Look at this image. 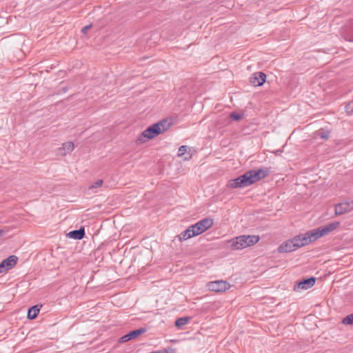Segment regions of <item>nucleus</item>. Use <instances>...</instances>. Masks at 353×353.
<instances>
[{"label": "nucleus", "mask_w": 353, "mask_h": 353, "mask_svg": "<svg viewBox=\"0 0 353 353\" xmlns=\"http://www.w3.org/2000/svg\"><path fill=\"white\" fill-rule=\"evenodd\" d=\"M171 122L167 119H163L161 121L154 123L152 125L148 127L141 133V134L137 139V141L143 143L145 141L144 139H152L156 136L168 130L171 127Z\"/></svg>", "instance_id": "obj_1"}, {"label": "nucleus", "mask_w": 353, "mask_h": 353, "mask_svg": "<svg viewBox=\"0 0 353 353\" xmlns=\"http://www.w3.org/2000/svg\"><path fill=\"white\" fill-rule=\"evenodd\" d=\"M260 238L256 235H241L228 241L232 250H242L256 244Z\"/></svg>", "instance_id": "obj_2"}, {"label": "nucleus", "mask_w": 353, "mask_h": 353, "mask_svg": "<svg viewBox=\"0 0 353 353\" xmlns=\"http://www.w3.org/2000/svg\"><path fill=\"white\" fill-rule=\"evenodd\" d=\"M270 174L268 168H261L256 170H251L245 172L243 175L245 177V181L248 186L265 178Z\"/></svg>", "instance_id": "obj_3"}, {"label": "nucleus", "mask_w": 353, "mask_h": 353, "mask_svg": "<svg viewBox=\"0 0 353 353\" xmlns=\"http://www.w3.org/2000/svg\"><path fill=\"white\" fill-rule=\"evenodd\" d=\"M296 249L307 245L312 242L316 241L314 234L312 230L307 232L305 234H299L292 238Z\"/></svg>", "instance_id": "obj_4"}, {"label": "nucleus", "mask_w": 353, "mask_h": 353, "mask_svg": "<svg viewBox=\"0 0 353 353\" xmlns=\"http://www.w3.org/2000/svg\"><path fill=\"white\" fill-rule=\"evenodd\" d=\"M213 224V220L210 218H205L190 226L194 230L192 234L199 235L209 229Z\"/></svg>", "instance_id": "obj_5"}, {"label": "nucleus", "mask_w": 353, "mask_h": 353, "mask_svg": "<svg viewBox=\"0 0 353 353\" xmlns=\"http://www.w3.org/2000/svg\"><path fill=\"white\" fill-rule=\"evenodd\" d=\"M340 225V223L338 221L330 223L327 225H325L323 227H320L314 230H312L314 236L316 239L322 237L323 236L328 234L330 232L336 230Z\"/></svg>", "instance_id": "obj_6"}, {"label": "nucleus", "mask_w": 353, "mask_h": 353, "mask_svg": "<svg viewBox=\"0 0 353 353\" xmlns=\"http://www.w3.org/2000/svg\"><path fill=\"white\" fill-rule=\"evenodd\" d=\"M207 286L210 291L216 292H223L230 288V283L223 280L209 282Z\"/></svg>", "instance_id": "obj_7"}, {"label": "nucleus", "mask_w": 353, "mask_h": 353, "mask_svg": "<svg viewBox=\"0 0 353 353\" xmlns=\"http://www.w3.org/2000/svg\"><path fill=\"white\" fill-rule=\"evenodd\" d=\"M352 210L353 200L346 201L336 205L335 214L336 215H342L345 213L351 212Z\"/></svg>", "instance_id": "obj_8"}, {"label": "nucleus", "mask_w": 353, "mask_h": 353, "mask_svg": "<svg viewBox=\"0 0 353 353\" xmlns=\"http://www.w3.org/2000/svg\"><path fill=\"white\" fill-rule=\"evenodd\" d=\"M316 282V279L313 276L304 279L297 282L294 287L295 291H299L300 290H307L312 288Z\"/></svg>", "instance_id": "obj_9"}, {"label": "nucleus", "mask_w": 353, "mask_h": 353, "mask_svg": "<svg viewBox=\"0 0 353 353\" xmlns=\"http://www.w3.org/2000/svg\"><path fill=\"white\" fill-rule=\"evenodd\" d=\"M341 34L346 41L353 42V19L343 27Z\"/></svg>", "instance_id": "obj_10"}, {"label": "nucleus", "mask_w": 353, "mask_h": 353, "mask_svg": "<svg viewBox=\"0 0 353 353\" xmlns=\"http://www.w3.org/2000/svg\"><path fill=\"white\" fill-rule=\"evenodd\" d=\"M227 187L230 188H241L248 187L245 181V177L243 174H242L236 179L229 180L227 183Z\"/></svg>", "instance_id": "obj_11"}, {"label": "nucleus", "mask_w": 353, "mask_h": 353, "mask_svg": "<svg viewBox=\"0 0 353 353\" xmlns=\"http://www.w3.org/2000/svg\"><path fill=\"white\" fill-rule=\"evenodd\" d=\"M266 80V74L262 72H255L250 78V82L254 86L262 85Z\"/></svg>", "instance_id": "obj_12"}, {"label": "nucleus", "mask_w": 353, "mask_h": 353, "mask_svg": "<svg viewBox=\"0 0 353 353\" xmlns=\"http://www.w3.org/2000/svg\"><path fill=\"white\" fill-rule=\"evenodd\" d=\"M296 250L292 239L281 243L278 248V251L280 253L290 252Z\"/></svg>", "instance_id": "obj_13"}, {"label": "nucleus", "mask_w": 353, "mask_h": 353, "mask_svg": "<svg viewBox=\"0 0 353 353\" xmlns=\"http://www.w3.org/2000/svg\"><path fill=\"white\" fill-rule=\"evenodd\" d=\"M18 261V257L15 255H11L3 260L1 263L3 264L4 268L6 269V271L12 269L16 264Z\"/></svg>", "instance_id": "obj_14"}, {"label": "nucleus", "mask_w": 353, "mask_h": 353, "mask_svg": "<svg viewBox=\"0 0 353 353\" xmlns=\"http://www.w3.org/2000/svg\"><path fill=\"white\" fill-rule=\"evenodd\" d=\"M67 236L69 238L74 239L76 240H80L82 239L85 236V230L83 228H81L79 230H74L72 231H70Z\"/></svg>", "instance_id": "obj_15"}, {"label": "nucleus", "mask_w": 353, "mask_h": 353, "mask_svg": "<svg viewBox=\"0 0 353 353\" xmlns=\"http://www.w3.org/2000/svg\"><path fill=\"white\" fill-rule=\"evenodd\" d=\"M74 143L71 141L63 143L62 147L59 148L61 155H65L67 153L71 152L74 150Z\"/></svg>", "instance_id": "obj_16"}, {"label": "nucleus", "mask_w": 353, "mask_h": 353, "mask_svg": "<svg viewBox=\"0 0 353 353\" xmlns=\"http://www.w3.org/2000/svg\"><path fill=\"white\" fill-rule=\"evenodd\" d=\"M194 230L192 228H190V226L188 229L181 232L180 235H179V241H182L183 240H187L192 236H196V234H192Z\"/></svg>", "instance_id": "obj_17"}, {"label": "nucleus", "mask_w": 353, "mask_h": 353, "mask_svg": "<svg viewBox=\"0 0 353 353\" xmlns=\"http://www.w3.org/2000/svg\"><path fill=\"white\" fill-rule=\"evenodd\" d=\"M39 310H40V307L37 305L30 307L28 309V314H27L28 319H34L37 316V315L39 312Z\"/></svg>", "instance_id": "obj_18"}, {"label": "nucleus", "mask_w": 353, "mask_h": 353, "mask_svg": "<svg viewBox=\"0 0 353 353\" xmlns=\"http://www.w3.org/2000/svg\"><path fill=\"white\" fill-rule=\"evenodd\" d=\"M146 331H147V329L145 327H141L139 329L132 330L128 334L130 339L132 340V339H134L138 337L141 334L145 333Z\"/></svg>", "instance_id": "obj_19"}, {"label": "nucleus", "mask_w": 353, "mask_h": 353, "mask_svg": "<svg viewBox=\"0 0 353 353\" xmlns=\"http://www.w3.org/2000/svg\"><path fill=\"white\" fill-rule=\"evenodd\" d=\"M191 319L190 316L180 317L175 321V326L178 328H181L185 325L188 324Z\"/></svg>", "instance_id": "obj_20"}, {"label": "nucleus", "mask_w": 353, "mask_h": 353, "mask_svg": "<svg viewBox=\"0 0 353 353\" xmlns=\"http://www.w3.org/2000/svg\"><path fill=\"white\" fill-rule=\"evenodd\" d=\"M342 323L345 325H353V313L343 318Z\"/></svg>", "instance_id": "obj_21"}, {"label": "nucleus", "mask_w": 353, "mask_h": 353, "mask_svg": "<svg viewBox=\"0 0 353 353\" xmlns=\"http://www.w3.org/2000/svg\"><path fill=\"white\" fill-rule=\"evenodd\" d=\"M103 180L98 179L96 182L89 186V190H94L100 188L103 185Z\"/></svg>", "instance_id": "obj_22"}, {"label": "nucleus", "mask_w": 353, "mask_h": 353, "mask_svg": "<svg viewBox=\"0 0 353 353\" xmlns=\"http://www.w3.org/2000/svg\"><path fill=\"white\" fill-rule=\"evenodd\" d=\"M345 110L349 115L353 114V101L348 103L345 105Z\"/></svg>", "instance_id": "obj_23"}, {"label": "nucleus", "mask_w": 353, "mask_h": 353, "mask_svg": "<svg viewBox=\"0 0 353 353\" xmlns=\"http://www.w3.org/2000/svg\"><path fill=\"white\" fill-rule=\"evenodd\" d=\"M188 149H189V147L187 145L181 146L179 149L178 156L179 157L183 156L185 154V152H187Z\"/></svg>", "instance_id": "obj_24"}, {"label": "nucleus", "mask_w": 353, "mask_h": 353, "mask_svg": "<svg viewBox=\"0 0 353 353\" xmlns=\"http://www.w3.org/2000/svg\"><path fill=\"white\" fill-rule=\"evenodd\" d=\"M230 117L235 121H239L241 119H242L243 115L235 112H233L230 114Z\"/></svg>", "instance_id": "obj_25"}, {"label": "nucleus", "mask_w": 353, "mask_h": 353, "mask_svg": "<svg viewBox=\"0 0 353 353\" xmlns=\"http://www.w3.org/2000/svg\"><path fill=\"white\" fill-rule=\"evenodd\" d=\"M319 136L323 139H327L329 138V136H330V132L328 131H322V132H319Z\"/></svg>", "instance_id": "obj_26"}, {"label": "nucleus", "mask_w": 353, "mask_h": 353, "mask_svg": "<svg viewBox=\"0 0 353 353\" xmlns=\"http://www.w3.org/2000/svg\"><path fill=\"white\" fill-rule=\"evenodd\" d=\"M131 339H130L129 336H128V334H125L123 335V336H121L119 341V343H125V342H128L129 341H130Z\"/></svg>", "instance_id": "obj_27"}, {"label": "nucleus", "mask_w": 353, "mask_h": 353, "mask_svg": "<svg viewBox=\"0 0 353 353\" xmlns=\"http://www.w3.org/2000/svg\"><path fill=\"white\" fill-rule=\"evenodd\" d=\"M91 25H88V26H85V27H83L81 30V32L83 33V34H86L87 32L88 31V30L90 29L91 28Z\"/></svg>", "instance_id": "obj_28"}, {"label": "nucleus", "mask_w": 353, "mask_h": 353, "mask_svg": "<svg viewBox=\"0 0 353 353\" xmlns=\"http://www.w3.org/2000/svg\"><path fill=\"white\" fill-rule=\"evenodd\" d=\"M6 272H7L6 269L4 268L3 264L1 263H0V274Z\"/></svg>", "instance_id": "obj_29"}, {"label": "nucleus", "mask_w": 353, "mask_h": 353, "mask_svg": "<svg viewBox=\"0 0 353 353\" xmlns=\"http://www.w3.org/2000/svg\"><path fill=\"white\" fill-rule=\"evenodd\" d=\"M6 233V232L3 230H0V237H1L2 236H3Z\"/></svg>", "instance_id": "obj_30"}, {"label": "nucleus", "mask_w": 353, "mask_h": 353, "mask_svg": "<svg viewBox=\"0 0 353 353\" xmlns=\"http://www.w3.org/2000/svg\"><path fill=\"white\" fill-rule=\"evenodd\" d=\"M191 157H192V156H191V155H190V157H189L188 158V157H185V160H188V159H190V158H191Z\"/></svg>", "instance_id": "obj_31"}]
</instances>
